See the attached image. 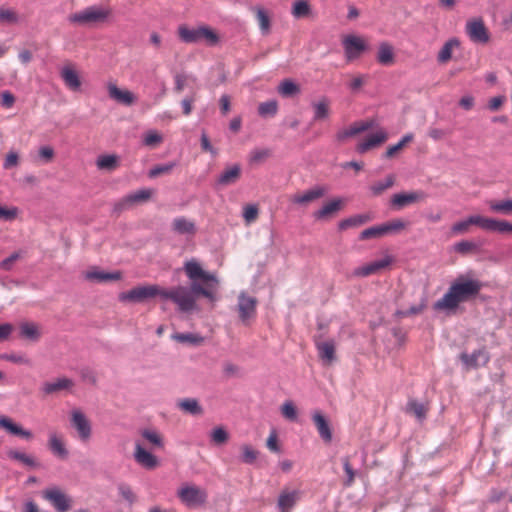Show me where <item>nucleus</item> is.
<instances>
[{
    "label": "nucleus",
    "instance_id": "1",
    "mask_svg": "<svg viewBox=\"0 0 512 512\" xmlns=\"http://www.w3.org/2000/svg\"><path fill=\"white\" fill-rule=\"evenodd\" d=\"M482 287L479 280L461 275L450 285L443 297L434 303L433 308L437 311L455 310L460 303L476 298Z\"/></svg>",
    "mask_w": 512,
    "mask_h": 512
},
{
    "label": "nucleus",
    "instance_id": "2",
    "mask_svg": "<svg viewBox=\"0 0 512 512\" xmlns=\"http://www.w3.org/2000/svg\"><path fill=\"white\" fill-rule=\"evenodd\" d=\"M110 14L111 11L108 8L93 5L71 14L68 19L71 23L82 26H95L106 22Z\"/></svg>",
    "mask_w": 512,
    "mask_h": 512
},
{
    "label": "nucleus",
    "instance_id": "3",
    "mask_svg": "<svg viewBox=\"0 0 512 512\" xmlns=\"http://www.w3.org/2000/svg\"><path fill=\"white\" fill-rule=\"evenodd\" d=\"M162 300H171L183 313H188L196 309V301L187 290V286H176L171 289L163 288Z\"/></svg>",
    "mask_w": 512,
    "mask_h": 512
},
{
    "label": "nucleus",
    "instance_id": "4",
    "mask_svg": "<svg viewBox=\"0 0 512 512\" xmlns=\"http://www.w3.org/2000/svg\"><path fill=\"white\" fill-rule=\"evenodd\" d=\"M156 296L162 299L163 288L158 285H144L120 293L118 299L121 302L142 303Z\"/></svg>",
    "mask_w": 512,
    "mask_h": 512
},
{
    "label": "nucleus",
    "instance_id": "5",
    "mask_svg": "<svg viewBox=\"0 0 512 512\" xmlns=\"http://www.w3.org/2000/svg\"><path fill=\"white\" fill-rule=\"evenodd\" d=\"M178 497L187 506L203 505L207 501V492L195 485H186L179 489Z\"/></svg>",
    "mask_w": 512,
    "mask_h": 512
},
{
    "label": "nucleus",
    "instance_id": "6",
    "mask_svg": "<svg viewBox=\"0 0 512 512\" xmlns=\"http://www.w3.org/2000/svg\"><path fill=\"white\" fill-rule=\"evenodd\" d=\"M257 299L241 292L238 296L237 311L240 321L248 325L256 315Z\"/></svg>",
    "mask_w": 512,
    "mask_h": 512
},
{
    "label": "nucleus",
    "instance_id": "7",
    "mask_svg": "<svg viewBox=\"0 0 512 512\" xmlns=\"http://www.w3.org/2000/svg\"><path fill=\"white\" fill-rule=\"evenodd\" d=\"M43 497L51 503L57 512H67L71 509L72 499L58 488L45 490Z\"/></svg>",
    "mask_w": 512,
    "mask_h": 512
},
{
    "label": "nucleus",
    "instance_id": "8",
    "mask_svg": "<svg viewBox=\"0 0 512 512\" xmlns=\"http://www.w3.org/2000/svg\"><path fill=\"white\" fill-rule=\"evenodd\" d=\"M466 33L474 43L485 44L489 41V32L482 19H473L466 24Z\"/></svg>",
    "mask_w": 512,
    "mask_h": 512
},
{
    "label": "nucleus",
    "instance_id": "9",
    "mask_svg": "<svg viewBox=\"0 0 512 512\" xmlns=\"http://www.w3.org/2000/svg\"><path fill=\"white\" fill-rule=\"evenodd\" d=\"M71 424L77 430L79 438L87 441L91 437V424L83 412L73 410L71 413Z\"/></svg>",
    "mask_w": 512,
    "mask_h": 512
},
{
    "label": "nucleus",
    "instance_id": "10",
    "mask_svg": "<svg viewBox=\"0 0 512 512\" xmlns=\"http://www.w3.org/2000/svg\"><path fill=\"white\" fill-rule=\"evenodd\" d=\"M302 492L299 490L283 489L277 500V508L280 512H291L300 500Z\"/></svg>",
    "mask_w": 512,
    "mask_h": 512
},
{
    "label": "nucleus",
    "instance_id": "11",
    "mask_svg": "<svg viewBox=\"0 0 512 512\" xmlns=\"http://www.w3.org/2000/svg\"><path fill=\"white\" fill-rule=\"evenodd\" d=\"M425 198V193L422 191H413L409 193H397L391 197L390 203L392 208L401 210L404 207L418 202Z\"/></svg>",
    "mask_w": 512,
    "mask_h": 512
},
{
    "label": "nucleus",
    "instance_id": "12",
    "mask_svg": "<svg viewBox=\"0 0 512 512\" xmlns=\"http://www.w3.org/2000/svg\"><path fill=\"white\" fill-rule=\"evenodd\" d=\"M184 270L190 280H201L206 284L210 282L217 283L216 277L204 271L196 261L191 260L186 262Z\"/></svg>",
    "mask_w": 512,
    "mask_h": 512
},
{
    "label": "nucleus",
    "instance_id": "13",
    "mask_svg": "<svg viewBox=\"0 0 512 512\" xmlns=\"http://www.w3.org/2000/svg\"><path fill=\"white\" fill-rule=\"evenodd\" d=\"M460 359L462 363L467 368H478L481 365H486L490 356L485 348L475 350L473 353L468 354L466 352L460 354Z\"/></svg>",
    "mask_w": 512,
    "mask_h": 512
},
{
    "label": "nucleus",
    "instance_id": "14",
    "mask_svg": "<svg viewBox=\"0 0 512 512\" xmlns=\"http://www.w3.org/2000/svg\"><path fill=\"white\" fill-rule=\"evenodd\" d=\"M312 421L319 433L320 438L329 443L332 440V430L329 424L328 419L320 410H314L312 412Z\"/></svg>",
    "mask_w": 512,
    "mask_h": 512
},
{
    "label": "nucleus",
    "instance_id": "15",
    "mask_svg": "<svg viewBox=\"0 0 512 512\" xmlns=\"http://www.w3.org/2000/svg\"><path fill=\"white\" fill-rule=\"evenodd\" d=\"M374 126V122L370 121H357L350 125V127L339 130L336 133V139L339 142L345 141L347 138L354 137L360 133H363Z\"/></svg>",
    "mask_w": 512,
    "mask_h": 512
},
{
    "label": "nucleus",
    "instance_id": "16",
    "mask_svg": "<svg viewBox=\"0 0 512 512\" xmlns=\"http://www.w3.org/2000/svg\"><path fill=\"white\" fill-rule=\"evenodd\" d=\"M374 126V122L370 121H357L350 125V127L339 130L336 133V139L339 142L345 141L347 138L354 137L360 133H363Z\"/></svg>",
    "mask_w": 512,
    "mask_h": 512
},
{
    "label": "nucleus",
    "instance_id": "17",
    "mask_svg": "<svg viewBox=\"0 0 512 512\" xmlns=\"http://www.w3.org/2000/svg\"><path fill=\"white\" fill-rule=\"evenodd\" d=\"M84 277L86 280L89 281L105 283L120 280L122 274L120 271L106 272L103 270H98L96 267H93L91 270L85 272Z\"/></svg>",
    "mask_w": 512,
    "mask_h": 512
},
{
    "label": "nucleus",
    "instance_id": "18",
    "mask_svg": "<svg viewBox=\"0 0 512 512\" xmlns=\"http://www.w3.org/2000/svg\"><path fill=\"white\" fill-rule=\"evenodd\" d=\"M135 461L146 469H154L158 466V459L148 452L140 443H136L134 451Z\"/></svg>",
    "mask_w": 512,
    "mask_h": 512
},
{
    "label": "nucleus",
    "instance_id": "19",
    "mask_svg": "<svg viewBox=\"0 0 512 512\" xmlns=\"http://www.w3.org/2000/svg\"><path fill=\"white\" fill-rule=\"evenodd\" d=\"M346 57L349 60L357 58L365 49L364 42L357 36L349 35L343 41Z\"/></svg>",
    "mask_w": 512,
    "mask_h": 512
},
{
    "label": "nucleus",
    "instance_id": "20",
    "mask_svg": "<svg viewBox=\"0 0 512 512\" xmlns=\"http://www.w3.org/2000/svg\"><path fill=\"white\" fill-rule=\"evenodd\" d=\"M73 385L74 383L71 379L62 377L56 379L54 382H44L42 384L41 391L45 396H47L58 393L62 390H68L72 388Z\"/></svg>",
    "mask_w": 512,
    "mask_h": 512
},
{
    "label": "nucleus",
    "instance_id": "21",
    "mask_svg": "<svg viewBox=\"0 0 512 512\" xmlns=\"http://www.w3.org/2000/svg\"><path fill=\"white\" fill-rule=\"evenodd\" d=\"M108 94L111 99L126 106L132 105L136 100L135 95L131 91L121 90L112 83L108 85Z\"/></svg>",
    "mask_w": 512,
    "mask_h": 512
},
{
    "label": "nucleus",
    "instance_id": "22",
    "mask_svg": "<svg viewBox=\"0 0 512 512\" xmlns=\"http://www.w3.org/2000/svg\"><path fill=\"white\" fill-rule=\"evenodd\" d=\"M326 193L323 186H315L310 190L305 191L303 194H296L292 198V202L300 205H306L321 197Z\"/></svg>",
    "mask_w": 512,
    "mask_h": 512
},
{
    "label": "nucleus",
    "instance_id": "23",
    "mask_svg": "<svg viewBox=\"0 0 512 512\" xmlns=\"http://www.w3.org/2000/svg\"><path fill=\"white\" fill-rule=\"evenodd\" d=\"M0 428L5 429L8 433L20 436L24 439L30 440L32 433L29 430L24 429L22 426L14 423L12 419L7 416H0Z\"/></svg>",
    "mask_w": 512,
    "mask_h": 512
},
{
    "label": "nucleus",
    "instance_id": "24",
    "mask_svg": "<svg viewBox=\"0 0 512 512\" xmlns=\"http://www.w3.org/2000/svg\"><path fill=\"white\" fill-rule=\"evenodd\" d=\"M471 225H477L483 229L484 217L480 215H472L467 219L456 222L451 227V232L455 235L464 234L469 230Z\"/></svg>",
    "mask_w": 512,
    "mask_h": 512
},
{
    "label": "nucleus",
    "instance_id": "25",
    "mask_svg": "<svg viewBox=\"0 0 512 512\" xmlns=\"http://www.w3.org/2000/svg\"><path fill=\"white\" fill-rule=\"evenodd\" d=\"M389 258H384L381 260H377L374 262H371L367 265L358 267L354 270L353 274L357 277H367L369 275L375 274L378 271L386 268L390 264Z\"/></svg>",
    "mask_w": 512,
    "mask_h": 512
},
{
    "label": "nucleus",
    "instance_id": "26",
    "mask_svg": "<svg viewBox=\"0 0 512 512\" xmlns=\"http://www.w3.org/2000/svg\"><path fill=\"white\" fill-rule=\"evenodd\" d=\"M387 140V133L379 131L377 133L369 135L365 141L359 143L356 147L357 152L363 154L370 149L379 146Z\"/></svg>",
    "mask_w": 512,
    "mask_h": 512
},
{
    "label": "nucleus",
    "instance_id": "27",
    "mask_svg": "<svg viewBox=\"0 0 512 512\" xmlns=\"http://www.w3.org/2000/svg\"><path fill=\"white\" fill-rule=\"evenodd\" d=\"M241 175V167L235 164L225 169L218 177L217 184L220 186H229L238 181Z\"/></svg>",
    "mask_w": 512,
    "mask_h": 512
},
{
    "label": "nucleus",
    "instance_id": "28",
    "mask_svg": "<svg viewBox=\"0 0 512 512\" xmlns=\"http://www.w3.org/2000/svg\"><path fill=\"white\" fill-rule=\"evenodd\" d=\"M483 229L499 233H512V223L505 220L484 217Z\"/></svg>",
    "mask_w": 512,
    "mask_h": 512
},
{
    "label": "nucleus",
    "instance_id": "29",
    "mask_svg": "<svg viewBox=\"0 0 512 512\" xmlns=\"http://www.w3.org/2000/svg\"><path fill=\"white\" fill-rule=\"evenodd\" d=\"M61 78L70 90H79L81 86V81L77 72L74 69L68 66L63 67L61 70Z\"/></svg>",
    "mask_w": 512,
    "mask_h": 512
},
{
    "label": "nucleus",
    "instance_id": "30",
    "mask_svg": "<svg viewBox=\"0 0 512 512\" xmlns=\"http://www.w3.org/2000/svg\"><path fill=\"white\" fill-rule=\"evenodd\" d=\"M177 406L179 409L193 416H200L204 410L195 398H184L178 401Z\"/></svg>",
    "mask_w": 512,
    "mask_h": 512
},
{
    "label": "nucleus",
    "instance_id": "31",
    "mask_svg": "<svg viewBox=\"0 0 512 512\" xmlns=\"http://www.w3.org/2000/svg\"><path fill=\"white\" fill-rule=\"evenodd\" d=\"M371 220L372 216L370 214H356L340 221L339 229L346 230L348 228L358 227L370 222Z\"/></svg>",
    "mask_w": 512,
    "mask_h": 512
},
{
    "label": "nucleus",
    "instance_id": "32",
    "mask_svg": "<svg viewBox=\"0 0 512 512\" xmlns=\"http://www.w3.org/2000/svg\"><path fill=\"white\" fill-rule=\"evenodd\" d=\"M330 101L328 98L323 97L317 102L312 103V107L314 110V121L325 120L329 117L330 114Z\"/></svg>",
    "mask_w": 512,
    "mask_h": 512
},
{
    "label": "nucleus",
    "instance_id": "33",
    "mask_svg": "<svg viewBox=\"0 0 512 512\" xmlns=\"http://www.w3.org/2000/svg\"><path fill=\"white\" fill-rule=\"evenodd\" d=\"M316 347L319 352V356L323 361L331 363L335 359V345L333 341H317Z\"/></svg>",
    "mask_w": 512,
    "mask_h": 512
},
{
    "label": "nucleus",
    "instance_id": "34",
    "mask_svg": "<svg viewBox=\"0 0 512 512\" xmlns=\"http://www.w3.org/2000/svg\"><path fill=\"white\" fill-rule=\"evenodd\" d=\"M48 446H49V449L51 450V452L55 456H57V457H59L61 459H65V458L68 457V450L65 448L64 443L57 436L56 433H51L50 434Z\"/></svg>",
    "mask_w": 512,
    "mask_h": 512
},
{
    "label": "nucleus",
    "instance_id": "35",
    "mask_svg": "<svg viewBox=\"0 0 512 512\" xmlns=\"http://www.w3.org/2000/svg\"><path fill=\"white\" fill-rule=\"evenodd\" d=\"M180 39L185 43H198L201 42L200 26L197 28H188L180 26L178 29Z\"/></svg>",
    "mask_w": 512,
    "mask_h": 512
},
{
    "label": "nucleus",
    "instance_id": "36",
    "mask_svg": "<svg viewBox=\"0 0 512 512\" xmlns=\"http://www.w3.org/2000/svg\"><path fill=\"white\" fill-rule=\"evenodd\" d=\"M7 456L11 460L19 461L22 464H24L25 466L30 467V468H37L40 466L39 462L34 457H32L26 453L20 452L18 450H9L7 452Z\"/></svg>",
    "mask_w": 512,
    "mask_h": 512
},
{
    "label": "nucleus",
    "instance_id": "37",
    "mask_svg": "<svg viewBox=\"0 0 512 512\" xmlns=\"http://www.w3.org/2000/svg\"><path fill=\"white\" fill-rule=\"evenodd\" d=\"M173 230L179 234H194L196 231L195 224L184 218L178 217L173 220L172 223Z\"/></svg>",
    "mask_w": 512,
    "mask_h": 512
},
{
    "label": "nucleus",
    "instance_id": "38",
    "mask_svg": "<svg viewBox=\"0 0 512 512\" xmlns=\"http://www.w3.org/2000/svg\"><path fill=\"white\" fill-rule=\"evenodd\" d=\"M394 54L391 45L386 42L380 44L378 53H377V61L385 66H388L393 63Z\"/></svg>",
    "mask_w": 512,
    "mask_h": 512
},
{
    "label": "nucleus",
    "instance_id": "39",
    "mask_svg": "<svg viewBox=\"0 0 512 512\" xmlns=\"http://www.w3.org/2000/svg\"><path fill=\"white\" fill-rule=\"evenodd\" d=\"M187 290L190 292L191 296L197 301L198 296H203L205 298H208L210 300L214 299V294L211 290H209L207 287H204L200 283L197 282V280H192L191 285L188 287Z\"/></svg>",
    "mask_w": 512,
    "mask_h": 512
},
{
    "label": "nucleus",
    "instance_id": "40",
    "mask_svg": "<svg viewBox=\"0 0 512 512\" xmlns=\"http://www.w3.org/2000/svg\"><path fill=\"white\" fill-rule=\"evenodd\" d=\"M172 339L179 343H187L192 346H198L203 343L204 338L196 333H175Z\"/></svg>",
    "mask_w": 512,
    "mask_h": 512
},
{
    "label": "nucleus",
    "instance_id": "41",
    "mask_svg": "<svg viewBox=\"0 0 512 512\" xmlns=\"http://www.w3.org/2000/svg\"><path fill=\"white\" fill-rule=\"evenodd\" d=\"M489 208L495 213L512 215V199L509 198L499 201H490Z\"/></svg>",
    "mask_w": 512,
    "mask_h": 512
},
{
    "label": "nucleus",
    "instance_id": "42",
    "mask_svg": "<svg viewBox=\"0 0 512 512\" xmlns=\"http://www.w3.org/2000/svg\"><path fill=\"white\" fill-rule=\"evenodd\" d=\"M96 165L100 170L113 171L118 167V157L116 155H100Z\"/></svg>",
    "mask_w": 512,
    "mask_h": 512
},
{
    "label": "nucleus",
    "instance_id": "43",
    "mask_svg": "<svg viewBox=\"0 0 512 512\" xmlns=\"http://www.w3.org/2000/svg\"><path fill=\"white\" fill-rule=\"evenodd\" d=\"M395 184V176L388 175L384 180L378 181L370 186V191L373 196L381 195L385 190L391 188Z\"/></svg>",
    "mask_w": 512,
    "mask_h": 512
},
{
    "label": "nucleus",
    "instance_id": "44",
    "mask_svg": "<svg viewBox=\"0 0 512 512\" xmlns=\"http://www.w3.org/2000/svg\"><path fill=\"white\" fill-rule=\"evenodd\" d=\"M407 223L402 219H393L380 225L382 236L391 233H398L406 227Z\"/></svg>",
    "mask_w": 512,
    "mask_h": 512
},
{
    "label": "nucleus",
    "instance_id": "45",
    "mask_svg": "<svg viewBox=\"0 0 512 512\" xmlns=\"http://www.w3.org/2000/svg\"><path fill=\"white\" fill-rule=\"evenodd\" d=\"M342 201L340 199L332 200L331 202L324 205L321 209L314 213L316 219H323L341 208Z\"/></svg>",
    "mask_w": 512,
    "mask_h": 512
},
{
    "label": "nucleus",
    "instance_id": "46",
    "mask_svg": "<svg viewBox=\"0 0 512 512\" xmlns=\"http://www.w3.org/2000/svg\"><path fill=\"white\" fill-rule=\"evenodd\" d=\"M278 92L283 97H292L300 92V87L292 80L285 79L279 84Z\"/></svg>",
    "mask_w": 512,
    "mask_h": 512
},
{
    "label": "nucleus",
    "instance_id": "47",
    "mask_svg": "<svg viewBox=\"0 0 512 512\" xmlns=\"http://www.w3.org/2000/svg\"><path fill=\"white\" fill-rule=\"evenodd\" d=\"M459 45V41L455 38H452L448 40L441 48V50L438 53L437 60L440 63H445L448 60L451 59L452 56V50L454 47H457Z\"/></svg>",
    "mask_w": 512,
    "mask_h": 512
},
{
    "label": "nucleus",
    "instance_id": "48",
    "mask_svg": "<svg viewBox=\"0 0 512 512\" xmlns=\"http://www.w3.org/2000/svg\"><path fill=\"white\" fill-rule=\"evenodd\" d=\"M176 166H177L176 162H168V163H165V164L155 165L154 167H152L149 170L148 176L150 178H156V177H159L161 175L170 174L172 172V170Z\"/></svg>",
    "mask_w": 512,
    "mask_h": 512
},
{
    "label": "nucleus",
    "instance_id": "49",
    "mask_svg": "<svg viewBox=\"0 0 512 512\" xmlns=\"http://www.w3.org/2000/svg\"><path fill=\"white\" fill-rule=\"evenodd\" d=\"M406 412L415 415L418 420H423L426 417L425 406L416 400L408 401Z\"/></svg>",
    "mask_w": 512,
    "mask_h": 512
},
{
    "label": "nucleus",
    "instance_id": "50",
    "mask_svg": "<svg viewBox=\"0 0 512 512\" xmlns=\"http://www.w3.org/2000/svg\"><path fill=\"white\" fill-rule=\"evenodd\" d=\"M479 248L480 246L477 243L469 240H462L454 245V251L463 255L477 252Z\"/></svg>",
    "mask_w": 512,
    "mask_h": 512
},
{
    "label": "nucleus",
    "instance_id": "51",
    "mask_svg": "<svg viewBox=\"0 0 512 512\" xmlns=\"http://www.w3.org/2000/svg\"><path fill=\"white\" fill-rule=\"evenodd\" d=\"M311 13V8L306 0H298L293 4L292 15L295 18L307 17Z\"/></svg>",
    "mask_w": 512,
    "mask_h": 512
},
{
    "label": "nucleus",
    "instance_id": "52",
    "mask_svg": "<svg viewBox=\"0 0 512 512\" xmlns=\"http://www.w3.org/2000/svg\"><path fill=\"white\" fill-rule=\"evenodd\" d=\"M201 41H205L207 45L214 46L219 42L217 33L208 26H200Z\"/></svg>",
    "mask_w": 512,
    "mask_h": 512
},
{
    "label": "nucleus",
    "instance_id": "53",
    "mask_svg": "<svg viewBox=\"0 0 512 512\" xmlns=\"http://www.w3.org/2000/svg\"><path fill=\"white\" fill-rule=\"evenodd\" d=\"M278 111V103L276 100L262 102L258 106V113L262 117L274 116Z\"/></svg>",
    "mask_w": 512,
    "mask_h": 512
},
{
    "label": "nucleus",
    "instance_id": "54",
    "mask_svg": "<svg viewBox=\"0 0 512 512\" xmlns=\"http://www.w3.org/2000/svg\"><path fill=\"white\" fill-rule=\"evenodd\" d=\"M256 17L262 34L267 35L270 32L271 22L268 14L263 8H257Z\"/></svg>",
    "mask_w": 512,
    "mask_h": 512
},
{
    "label": "nucleus",
    "instance_id": "55",
    "mask_svg": "<svg viewBox=\"0 0 512 512\" xmlns=\"http://www.w3.org/2000/svg\"><path fill=\"white\" fill-rule=\"evenodd\" d=\"M20 335L27 339L37 340L39 332L33 323L24 322L20 325Z\"/></svg>",
    "mask_w": 512,
    "mask_h": 512
},
{
    "label": "nucleus",
    "instance_id": "56",
    "mask_svg": "<svg viewBox=\"0 0 512 512\" xmlns=\"http://www.w3.org/2000/svg\"><path fill=\"white\" fill-rule=\"evenodd\" d=\"M141 435L144 439H146L149 443L157 448H162L164 445L162 437L156 431L145 429L141 432Z\"/></svg>",
    "mask_w": 512,
    "mask_h": 512
},
{
    "label": "nucleus",
    "instance_id": "57",
    "mask_svg": "<svg viewBox=\"0 0 512 512\" xmlns=\"http://www.w3.org/2000/svg\"><path fill=\"white\" fill-rule=\"evenodd\" d=\"M271 156V150L267 148L254 149L250 153V163L259 164Z\"/></svg>",
    "mask_w": 512,
    "mask_h": 512
},
{
    "label": "nucleus",
    "instance_id": "58",
    "mask_svg": "<svg viewBox=\"0 0 512 512\" xmlns=\"http://www.w3.org/2000/svg\"><path fill=\"white\" fill-rule=\"evenodd\" d=\"M241 450H242V456H241L242 462H244L245 464H253L256 461L258 454H259V452L257 450L253 449L250 445H243L241 447Z\"/></svg>",
    "mask_w": 512,
    "mask_h": 512
},
{
    "label": "nucleus",
    "instance_id": "59",
    "mask_svg": "<svg viewBox=\"0 0 512 512\" xmlns=\"http://www.w3.org/2000/svg\"><path fill=\"white\" fill-rule=\"evenodd\" d=\"M128 200L133 206L136 203H141L147 201L151 197V191L148 189H141L132 194L127 195Z\"/></svg>",
    "mask_w": 512,
    "mask_h": 512
},
{
    "label": "nucleus",
    "instance_id": "60",
    "mask_svg": "<svg viewBox=\"0 0 512 512\" xmlns=\"http://www.w3.org/2000/svg\"><path fill=\"white\" fill-rule=\"evenodd\" d=\"M228 438L229 435L223 427H217L211 433V440L217 445L226 443Z\"/></svg>",
    "mask_w": 512,
    "mask_h": 512
},
{
    "label": "nucleus",
    "instance_id": "61",
    "mask_svg": "<svg viewBox=\"0 0 512 512\" xmlns=\"http://www.w3.org/2000/svg\"><path fill=\"white\" fill-rule=\"evenodd\" d=\"M282 415L290 420L295 421L297 419V411L294 404L291 401H286L281 407Z\"/></svg>",
    "mask_w": 512,
    "mask_h": 512
},
{
    "label": "nucleus",
    "instance_id": "62",
    "mask_svg": "<svg viewBox=\"0 0 512 512\" xmlns=\"http://www.w3.org/2000/svg\"><path fill=\"white\" fill-rule=\"evenodd\" d=\"M378 237H382L380 225L369 227L363 230L359 235L360 240H367Z\"/></svg>",
    "mask_w": 512,
    "mask_h": 512
},
{
    "label": "nucleus",
    "instance_id": "63",
    "mask_svg": "<svg viewBox=\"0 0 512 512\" xmlns=\"http://www.w3.org/2000/svg\"><path fill=\"white\" fill-rule=\"evenodd\" d=\"M259 210L255 205H247L243 211V217L247 223L254 222L258 217Z\"/></svg>",
    "mask_w": 512,
    "mask_h": 512
},
{
    "label": "nucleus",
    "instance_id": "64",
    "mask_svg": "<svg viewBox=\"0 0 512 512\" xmlns=\"http://www.w3.org/2000/svg\"><path fill=\"white\" fill-rule=\"evenodd\" d=\"M20 258L19 252L12 253L9 257L5 258L0 262V269L4 271H10L13 268L14 263Z\"/></svg>",
    "mask_w": 512,
    "mask_h": 512
}]
</instances>
